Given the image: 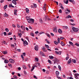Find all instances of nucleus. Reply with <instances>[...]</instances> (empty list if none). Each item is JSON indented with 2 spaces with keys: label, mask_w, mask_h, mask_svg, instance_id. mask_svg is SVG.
Returning a JSON list of instances; mask_svg holds the SVG:
<instances>
[{
  "label": "nucleus",
  "mask_w": 79,
  "mask_h": 79,
  "mask_svg": "<svg viewBox=\"0 0 79 79\" xmlns=\"http://www.w3.org/2000/svg\"><path fill=\"white\" fill-rule=\"evenodd\" d=\"M26 18L28 21V23H32V24H34V19H30L29 17H26Z\"/></svg>",
  "instance_id": "f257e3e1"
},
{
  "label": "nucleus",
  "mask_w": 79,
  "mask_h": 79,
  "mask_svg": "<svg viewBox=\"0 0 79 79\" xmlns=\"http://www.w3.org/2000/svg\"><path fill=\"white\" fill-rule=\"evenodd\" d=\"M74 77L76 79H79V74L77 73H75L74 75Z\"/></svg>",
  "instance_id": "f03ea898"
},
{
  "label": "nucleus",
  "mask_w": 79,
  "mask_h": 79,
  "mask_svg": "<svg viewBox=\"0 0 79 79\" xmlns=\"http://www.w3.org/2000/svg\"><path fill=\"white\" fill-rule=\"evenodd\" d=\"M72 30L74 31V32H77L79 31V29L77 28L73 27L72 28Z\"/></svg>",
  "instance_id": "7ed1b4c3"
},
{
  "label": "nucleus",
  "mask_w": 79,
  "mask_h": 79,
  "mask_svg": "<svg viewBox=\"0 0 79 79\" xmlns=\"http://www.w3.org/2000/svg\"><path fill=\"white\" fill-rule=\"evenodd\" d=\"M65 12L66 13V14H69L70 13V10H69L68 9H66L65 11Z\"/></svg>",
  "instance_id": "20e7f679"
},
{
  "label": "nucleus",
  "mask_w": 79,
  "mask_h": 79,
  "mask_svg": "<svg viewBox=\"0 0 79 79\" xmlns=\"http://www.w3.org/2000/svg\"><path fill=\"white\" fill-rule=\"evenodd\" d=\"M57 28L56 27L53 28V31L54 32H57Z\"/></svg>",
  "instance_id": "39448f33"
},
{
  "label": "nucleus",
  "mask_w": 79,
  "mask_h": 79,
  "mask_svg": "<svg viewBox=\"0 0 79 79\" xmlns=\"http://www.w3.org/2000/svg\"><path fill=\"white\" fill-rule=\"evenodd\" d=\"M9 62L10 63H13L15 62V60H14L12 59H10L9 60Z\"/></svg>",
  "instance_id": "423d86ee"
},
{
  "label": "nucleus",
  "mask_w": 79,
  "mask_h": 79,
  "mask_svg": "<svg viewBox=\"0 0 79 79\" xmlns=\"http://www.w3.org/2000/svg\"><path fill=\"white\" fill-rule=\"evenodd\" d=\"M23 44L24 46H26V45H28V43H27V42L25 40Z\"/></svg>",
  "instance_id": "0eeeda50"
},
{
  "label": "nucleus",
  "mask_w": 79,
  "mask_h": 79,
  "mask_svg": "<svg viewBox=\"0 0 79 79\" xmlns=\"http://www.w3.org/2000/svg\"><path fill=\"white\" fill-rule=\"evenodd\" d=\"M56 74L57 77H58V75H59V74H60L59 72H58V71H56Z\"/></svg>",
  "instance_id": "6e6552de"
},
{
  "label": "nucleus",
  "mask_w": 79,
  "mask_h": 79,
  "mask_svg": "<svg viewBox=\"0 0 79 79\" xmlns=\"http://www.w3.org/2000/svg\"><path fill=\"white\" fill-rule=\"evenodd\" d=\"M34 48L35 50L37 51L39 50V46L38 45H36Z\"/></svg>",
  "instance_id": "1a4fd4ad"
},
{
  "label": "nucleus",
  "mask_w": 79,
  "mask_h": 79,
  "mask_svg": "<svg viewBox=\"0 0 79 79\" xmlns=\"http://www.w3.org/2000/svg\"><path fill=\"white\" fill-rule=\"evenodd\" d=\"M59 61V60L57 58H54V63H55V62H58Z\"/></svg>",
  "instance_id": "9d476101"
},
{
  "label": "nucleus",
  "mask_w": 79,
  "mask_h": 79,
  "mask_svg": "<svg viewBox=\"0 0 79 79\" xmlns=\"http://www.w3.org/2000/svg\"><path fill=\"white\" fill-rule=\"evenodd\" d=\"M42 50L44 51V52H47V50H46V48L45 47H43L42 48Z\"/></svg>",
  "instance_id": "9b49d317"
},
{
  "label": "nucleus",
  "mask_w": 79,
  "mask_h": 79,
  "mask_svg": "<svg viewBox=\"0 0 79 79\" xmlns=\"http://www.w3.org/2000/svg\"><path fill=\"white\" fill-rule=\"evenodd\" d=\"M58 32L60 34H62V33L63 32V31H61V30L60 29H59L58 30Z\"/></svg>",
  "instance_id": "f8f14e48"
},
{
  "label": "nucleus",
  "mask_w": 79,
  "mask_h": 79,
  "mask_svg": "<svg viewBox=\"0 0 79 79\" xmlns=\"http://www.w3.org/2000/svg\"><path fill=\"white\" fill-rule=\"evenodd\" d=\"M55 52V53H56V54H57V55H60L61 53L60 52H58L57 51H56Z\"/></svg>",
  "instance_id": "ddd939ff"
},
{
  "label": "nucleus",
  "mask_w": 79,
  "mask_h": 79,
  "mask_svg": "<svg viewBox=\"0 0 79 79\" xmlns=\"http://www.w3.org/2000/svg\"><path fill=\"white\" fill-rule=\"evenodd\" d=\"M69 2H71V3H72L73 4H74L75 3V2H74V0H68Z\"/></svg>",
  "instance_id": "4468645a"
},
{
  "label": "nucleus",
  "mask_w": 79,
  "mask_h": 79,
  "mask_svg": "<svg viewBox=\"0 0 79 79\" xmlns=\"http://www.w3.org/2000/svg\"><path fill=\"white\" fill-rule=\"evenodd\" d=\"M9 8H10L11 7H12V8H15V6H13L12 5V4L11 3L10 4H9Z\"/></svg>",
  "instance_id": "2eb2a0df"
},
{
  "label": "nucleus",
  "mask_w": 79,
  "mask_h": 79,
  "mask_svg": "<svg viewBox=\"0 0 79 79\" xmlns=\"http://www.w3.org/2000/svg\"><path fill=\"white\" fill-rule=\"evenodd\" d=\"M48 17V16H45V17L44 19V21H47Z\"/></svg>",
  "instance_id": "dca6fc26"
},
{
  "label": "nucleus",
  "mask_w": 79,
  "mask_h": 79,
  "mask_svg": "<svg viewBox=\"0 0 79 79\" xmlns=\"http://www.w3.org/2000/svg\"><path fill=\"white\" fill-rule=\"evenodd\" d=\"M21 28L23 31H25V27L23 26H21Z\"/></svg>",
  "instance_id": "f3484780"
},
{
  "label": "nucleus",
  "mask_w": 79,
  "mask_h": 79,
  "mask_svg": "<svg viewBox=\"0 0 79 79\" xmlns=\"http://www.w3.org/2000/svg\"><path fill=\"white\" fill-rule=\"evenodd\" d=\"M4 16L5 17H8V15L7 14H6V13L5 12V14H3Z\"/></svg>",
  "instance_id": "a211bd4d"
},
{
  "label": "nucleus",
  "mask_w": 79,
  "mask_h": 79,
  "mask_svg": "<svg viewBox=\"0 0 79 79\" xmlns=\"http://www.w3.org/2000/svg\"><path fill=\"white\" fill-rule=\"evenodd\" d=\"M12 2L13 3L15 4V5H16V1L13 0L12 1Z\"/></svg>",
  "instance_id": "6ab92c4d"
},
{
  "label": "nucleus",
  "mask_w": 79,
  "mask_h": 79,
  "mask_svg": "<svg viewBox=\"0 0 79 79\" xmlns=\"http://www.w3.org/2000/svg\"><path fill=\"white\" fill-rule=\"evenodd\" d=\"M2 53H3L4 55H6L8 53V52L7 51H3L2 52Z\"/></svg>",
  "instance_id": "aec40b11"
},
{
  "label": "nucleus",
  "mask_w": 79,
  "mask_h": 79,
  "mask_svg": "<svg viewBox=\"0 0 79 79\" xmlns=\"http://www.w3.org/2000/svg\"><path fill=\"white\" fill-rule=\"evenodd\" d=\"M40 54L42 56H45V54L42 52H40Z\"/></svg>",
  "instance_id": "412c9836"
},
{
  "label": "nucleus",
  "mask_w": 79,
  "mask_h": 79,
  "mask_svg": "<svg viewBox=\"0 0 79 79\" xmlns=\"http://www.w3.org/2000/svg\"><path fill=\"white\" fill-rule=\"evenodd\" d=\"M8 62H9V61H8V60H4V63H8Z\"/></svg>",
  "instance_id": "4be33fe9"
},
{
  "label": "nucleus",
  "mask_w": 79,
  "mask_h": 79,
  "mask_svg": "<svg viewBox=\"0 0 79 79\" xmlns=\"http://www.w3.org/2000/svg\"><path fill=\"white\" fill-rule=\"evenodd\" d=\"M49 57L50 59H53V58H54V57L52 56H49Z\"/></svg>",
  "instance_id": "5701e85b"
},
{
  "label": "nucleus",
  "mask_w": 79,
  "mask_h": 79,
  "mask_svg": "<svg viewBox=\"0 0 79 79\" xmlns=\"http://www.w3.org/2000/svg\"><path fill=\"white\" fill-rule=\"evenodd\" d=\"M26 11L27 12V13H29V9L27 8H26Z\"/></svg>",
  "instance_id": "b1692460"
},
{
  "label": "nucleus",
  "mask_w": 79,
  "mask_h": 79,
  "mask_svg": "<svg viewBox=\"0 0 79 79\" xmlns=\"http://www.w3.org/2000/svg\"><path fill=\"white\" fill-rule=\"evenodd\" d=\"M34 67H36L37 68V66H38V65H37V63H35L34 64Z\"/></svg>",
  "instance_id": "393cba45"
},
{
  "label": "nucleus",
  "mask_w": 79,
  "mask_h": 79,
  "mask_svg": "<svg viewBox=\"0 0 79 79\" xmlns=\"http://www.w3.org/2000/svg\"><path fill=\"white\" fill-rule=\"evenodd\" d=\"M68 64H70L71 63V59H69L67 62Z\"/></svg>",
  "instance_id": "a878e982"
},
{
  "label": "nucleus",
  "mask_w": 79,
  "mask_h": 79,
  "mask_svg": "<svg viewBox=\"0 0 79 79\" xmlns=\"http://www.w3.org/2000/svg\"><path fill=\"white\" fill-rule=\"evenodd\" d=\"M72 18V17H71V16L69 15L68 16L66 17V18H68V19L71 18Z\"/></svg>",
  "instance_id": "bb28decb"
},
{
  "label": "nucleus",
  "mask_w": 79,
  "mask_h": 79,
  "mask_svg": "<svg viewBox=\"0 0 79 79\" xmlns=\"http://www.w3.org/2000/svg\"><path fill=\"white\" fill-rule=\"evenodd\" d=\"M72 61L74 63H76V60L75 59H72Z\"/></svg>",
  "instance_id": "cd10ccee"
},
{
  "label": "nucleus",
  "mask_w": 79,
  "mask_h": 79,
  "mask_svg": "<svg viewBox=\"0 0 79 79\" xmlns=\"http://www.w3.org/2000/svg\"><path fill=\"white\" fill-rule=\"evenodd\" d=\"M68 58H69V55L68 54H67V57L66 58V60L67 61L68 60Z\"/></svg>",
  "instance_id": "c85d7f7f"
},
{
  "label": "nucleus",
  "mask_w": 79,
  "mask_h": 79,
  "mask_svg": "<svg viewBox=\"0 0 79 79\" xmlns=\"http://www.w3.org/2000/svg\"><path fill=\"white\" fill-rule=\"evenodd\" d=\"M61 45H62V46H64V45H65L64 43L62 42H61Z\"/></svg>",
  "instance_id": "c756f323"
},
{
  "label": "nucleus",
  "mask_w": 79,
  "mask_h": 79,
  "mask_svg": "<svg viewBox=\"0 0 79 79\" xmlns=\"http://www.w3.org/2000/svg\"><path fill=\"white\" fill-rule=\"evenodd\" d=\"M58 68L59 69V70H60V71H61V66H60V65H58Z\"/></svg>",
  "instance_id": "7c9ffc66"
},
{
  "label": "nucleus",
  "mask_w": 79,
  "mask_h": 79,
  "mask_svg": "<svg viewBox=\"0 0 79 79\" xmlns=\"http://www.w3.org/2000/svg\"><path fill=\"white\" fill-rule=\"evenodd\" d=\"M60 38H58V39H57V40H58V41H57V43L58 44H60Z\"/></svg>",
  "instance_id": "2f4dec72"
},
{
  "label": "nucleus",
  "mask_w": 79,
  "mask_h": 79,
  "mask_svg": "<svg viewBox=\"0 0 79 79\" xmlns=\"http://www.w3.org/2000/svg\"><path fill=\"white\" fill-rule=\"evenodd\" d=\"M22 67L23 68V69H27V67H26V66H25L24 65H23Z\"/></svg>",
  "instance_id": "473e14b6"
},
{
  "label": "nucleus",
  "mask_w": 79,
  "mask_h": 79,
  "mask_svg": "<svg viewBox=\"0 0 79 79\" xmlns=\"http://www.w3.org/2000/svg\"><path fill=\"white\" fill-rule=\"evenodd\" d=\"M69 44H70L72 46H73V43L71 41L69 42Z\"/></svg>",
  "instance_id": "72a5a7b5"
},
{
  "label": "nucleus",
  "mask_w": 79,
  "mask_h": 79,
  "mask_svg": "<svg viewBox=\"0 0 79 79\" xmlns=\"http://www.w3.org/2000/svg\"><path fill=\"white\" fill-rule=\"evenodd\" d=\"M7 5H6V6H4V9L5 10H6V8H7Z\"/></svg>",
  "instance_id": "f704fd0d"
},
{
  "label": "nucleus",
  "mask_w": 79,
  "mask_h": 79,
  "mask_svg": "<svg viewBox=\"0 0 79 79\" xmlns=\"http://www.w3.org/2000/svg\"><path fill=\"white\" fill-rule=\"evenodd\" d=\"M35 61H36L37 62H38V61H39V59H38L37 58L35 57Z\"/></svg>",
  "instance_id": "c9c22d12"
},
{
  "label": "nucleus",
  "mask_w": 79,
  "mask_h": 79,
  "mask_svg": "<svg viewBox=\"0 0 79 79\" xmlns=\"http://www.w3.org/2000/svg\"><path fill=\"white\" fill-rule=\"evenodd\" d=\"M11 34H12L11 32H10L8 33L7 34V35H11Z\"/></svg>",
  "instance_id": "e433bc0d"
},
{
  "label": "nucleus",
  "mask_w": 79,
  "mask_h": 79,
  "mask_svg": "<svg viewBox=\"0 0 79 79\" xmlns=\"http://www.w3.org/2000/svg\"><path fill=\"white\" fill-rule=\"evenodd\" d=\"M31 36H32L33 37H34V33L31 32Z\"/></svg>",
  "instance_id": "4c0bfd02"
},
{
  "label": "nucleus",
  "mask_w": 79,
  "mask_h": 79,
  "mask_svg": "<svg viewBox=\"0 0 79 79\" xmlns=\"http://www.w3.org/2000/svg\"><path fill=\"white\" fill-rule=\"evenodd\" d=\"M45 47H46V48H49V46L45 44Z\"/></svg>",
  "instance_id": "58836bf2"
},
{
  "label": "nucleus",
  "mask_w": 79,
  "mask_h": 79,
  "mask_svg": "<svg viewBox=\"0 0 79 79\" xmlns=\"http://www.w3.org/2000/svg\"><path fill=\"white\" fill-rule=\"evenodd\" d=\"M34 66H32V68L31 69V71H32L34 69Z\"/></svg>",
  "instance_id": "ea45409f"
},
{
  "label": "nucleus",
  "mask_w": 79,
  "mask_h": 79,
  "mask_svg": "<svg viewBox=\"0 0 79 79\" xmlns=\"http://www.w3.org/2000/svg\"><path fill=\"white\" fill-rule=\"evenodd\" d=\"M48 61L50 64H52V62H51V60H48Z\"/></svg>",
  "instance_id": "a19ab883"
},
{
  "label": "nucleus",
  "mask_w": 79,
  "mask_h": 79,
  "mask_svg": "<svg viewBox=\"0 0 79 79\" xmlns=\"http://www.w3.org/2000/svg\"><path fill=\"white\" fill-rule=\"evenodd\" d=\"M33 5L35 8H36L37 7V5H36L35 4H33Z\"/></svg>",
  "instance_id": "79ce46f5"
},
{
  "label": "nucleus",
  "mask_w": 79,
  "mask_h": 79,
  "mask_svg": "<svg viewBox=\"0 0 79 79\" xmlns=\"http://www.w3.org/2000/svg\"><path fill=\"white\" fill-rule=\"evenodd\" d=\"M8 66L10 67V68H12V65L10 64H9Z\"/></svg>",
  "instance_id": "37998d69"
},
{
  "label": "nucleus",
  "mask_w": 79,
  "mask_h": 79,
  "mask_svg": "<svg viewBox=\"0 0 79 79\" xmlns=\"http://www.w3.org/2000/svg\"><path fill=\"white\" fill-rule=\"evenodd\" d=\"M5 31H6V32H7L9 31V30L7 28H6L5 29Z\"/></svg>",
  "instance_id": "c03bdc74"
},
{
  "label": "nucleus",
  "mask_w": 79,
  "mask_h": 79,
  "mask_svg": "<svg viewBox=\"0 0 79 79\" xmlns=\"http://www.w3.org/2000/svg\"><path fill=\"white\" fill-rule=\"evenodd\" d=\"M18 35L19 36H20V37H21V35H22V34L21 33H18Z\"/></svg>",
  "instance_id": "a18cd8bd"
},
{
  "label": "nucleus",
  "mask_w": 79,
  "mask_h": 79,
  "mask_svg": "<svg viewBox=\"0 0 79 79\" xmlns=\"http://www.w3.org/2000/svg\"><path fill=\"white\" fill-rule=\"evenodd\" d=\"M54 43L55 44H56V45H57L58 44V43L56 41H54Z\"/></svg>",
  "instance_id": "49530a36"
},
{
  "label": "nucleus",
  "mask_w": 79,
  "mask_h": 79,
  "mask_svg": "<svg viewBox=\"0 0 79 79\" xmlns=\"http://www.w3.org/2000/svg\"><path fill=\"white\" fill-rule=\"evenodd\" d=\"M64 29H68V27L66 26H64Z\"/></svg>",
  "instance_id": "de8ad7c7"
},
{
  "label": "nucleus",
  "mask_w": 79,
  "mask_h": 79,
  "mask_svg": "<svg viewBox=\"0 0 79 79\" xmlns=\"http://www.w3.org/2000/svg\"><path fill=\"white\" fill-rule=\"evenodd\" d=\"M14 13H17L18 10H14Z\"/></svg>",
  "instance_id": "09e8293b"
},
{
  "label": "nucleus",
  "mask_w": 79,
  "mask_h": 79,
  "mask_svg": "<svg viewBox=\"0 0 79 79\" xmlns=\"http://www.w3.org/2000/svg\"><path fill=\"white\" fill-rule=\"evenodd\" d=\"M23 55L24 56H26V53L25 52H23Z\"/></svg>",
  "instance_id": "8fccbe9b"
},
{
  "label": "nucleus",
  "mask_w": 79,
  "mask_h": 79,
  "mask_svg": "<svg viewBox=\"0 0 79 79\" xmlns=\"http://www.w3.org/2000/svg\"><path fill=\"white\" fill-rule=\"evenodd\" d=\"M39 21H40V23H42V19H40Z\"/></svg>",
  "instance_id": "3c124183"
},
{
  "label": "nucleus",
  "mask_w": 79,
  "mask_h": 79,
  "mask_svg": "<svg viewBox=\"0 0 79 79\" xmlns=\"http://www.w3.org/2000/svg\"><path fill=\"white\" fill-rule=\"evenodd\" d=\"M60 7L61 9H62V10H63V9H64V7H63V6H60Z\"/></svg>",
  "instance_id": "603ef678"
},
{
  "label": "nucleus",
  "mask_w": 79,
  "mask_h": 79,
  "mask_svg": "<svg viewBox=\"0 0 79 79\" xmlns=\"http://www.w3.org/2000/svg\"><path fill=\"white\" fill-rule=\"evenodd\" d=\"M14 79H17V76H14Z\"/></svg>",
  "instance_id": "864d4df0"
},
{
  "label": "nucleus",
  "mask_w": 79,
  "mask_h": 79,
  "mask_svg": "<svg viewBox=\"0 0 79 79\" xmlns=\"http://www.w3.org/2000/svg\"><path fill=\"white\" fill-rule=\"evenodd\" d=\"M40 34H45V33L44 32H40L39 33Z\"/></svg>",
  "instance_id": "5fc2aeb1"
},
{
  "label": "nucleus",
  "mask_w": 79,
  "mask_h": 79,
  "mask_svg": "<svg viewBox=\"0 0 79 79\" xmlns=\"http://www.w3.org/2000/svg\"><path fill=\"white\" fill-rule=\"evenodd\" d=\"M59 12L60 13H62V10H61L60 9L59 10Z\"/></svg>",
  "instance_id": "6e6d98bb"
},
{
  "label": "nucleus",
  "mask_w": 79,
  "mask_h": 79,
  "mask_svg": "<svg viewBox=\"0 0 79 79\" xmlns=\"http://www.w3.org/2000/svg\"><path fill=\"white\" fill-rule=\"evenodd\" d=\"M75 45H77L78 47H79V44H78L76 43L75 44Z\"/></svg>",
  "instance_id": "4d7b16f0"
},
{
  "label": "nucleus",
  "mask_w": 79,
  "mask_h": 79,
  "mask_svg": "<svg viewBox=\"0 0 79 79\" xmlns=\"http://www.w3.org/2000/svg\"><path fill=\"white\" fill-rule=\"evenodd\" d=\"M33 77L35 79H37V77L35 76L34 75Z\"/></svg>",
  "instance_id": "13d9d810"
},
{
  "label": "nucleus",
  "mask_w": 79,
  "mask_h": 79,
  "mask_svg": "<svg viewBox=\"0 0 79 79\" xmlns=\"http://www.w3.org/2000/svg\"><path fill=\"white\" fill-rule=\"evenodd\" d=\"M47 20H48V21H50V19L49 18L48 16Z\"/></svg>",
  "instance_id": "bf43d9fd"
},
{
  "label": "nucleus",
  "mask_w": 79,
  "mask_h": 79,
  "mask_svg": "<svg viewBox=\"0 0 79 79\" xmlns=\"http://www.w3.org/2000/svg\"><path fill=\"white\" fill-rule=\"evenodd\" d=\"M60 39H61V40H63V39H64V38L63 37H60Z\"/></svg>",
  "instance_id": "052dcab7"
},
{
  "label": "nucleus",
  "mask_w": 79,
  "mask_h": 79,
  "mask_svg": "<svg viewBox=\"0 0 79 79\" xmlns=\"http://www.w3.org/2000/svg\"><path fill=\"white\" fill-rule=\"evenodd\" d=\"M0 2L1 3H3V2H4V0H1Z\"/></svg>",
  "instance_id": "680f3d73"
},
{
  "label": "nucleus",
  "mask_w": 79,
  "mask_h": 79,
  "mask_svg": "<svg viewBox=\"0 0 79 79\" xmlns=\"http://www.w3.org/2000/svg\"><path fill=\"white\" fill-rule=\"evenodd\" d=\"M66 4H68V0H67L66 2H65V3Z\"/></svg>",
  "instance_id": "e2e57ef3"
},
{
  "label": "nucleus",
  "mask_w": 79,
  "mask_h": 79,
  "mask_svg": "<svg viewBox=\"0 0 79 79\" xmlns=\"http://www.w3.org/2000/svg\"><path fill=\"white\" fill-rule=\"evenodd\" d=\"M21 57L22 58V59H24V57L23 56V55H21Z\"/></svg>",
  "instance_id": "0e129e2a"
},
{
  "label": "nucleus",
  "mask_w": 79,
  "mask_h": 79,
  "mask_svg": "<svg viewBox=\"0 0 79 79\" xmlns=\"http://www.w3.org/2000/svg\"><path fill=\"white\" fill-rule=\"evenodd\" d=\"M17 51H18V52H21V49H17Z\"/></svg>",
  "instance_id": "69168bd1"
},
{
  "label": "nucleus",
  "mask_w": 79,
  "mask_h": 79,
  "mask_svg": "<svg viewBox=\"0 0 79 79\" xmlns=\"http://www.w3.org/2000/svg\"><path fill=\"white\" fill-rule=\"evenodd\" d=\"M4 35H6V32H4Z\"/></svg>",
  "instance_id": "338daca9"
},
{
  "label": "nucleus",
  "mask_w": 79,
  "mask_h": 79,
  "mask_svg": "<svg viewBox=\"0 0 79 79\" xmlns=\"http://www.w3.org/2000/svg\"><path fill=\"white\" fill-rule=\"evenodd\" d=\"M47 79H52V78L50 77H48L47 78Z\"/></svg>",
  "instance_id": "774afa93"
}]
</instances>
